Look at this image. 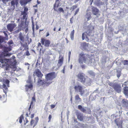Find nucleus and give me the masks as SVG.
<instances>
[{
  "label": "nucleus",
  "instance_id": "f257e3e1",
  "mask_svg": "<svg viewBox=\"0 0 128 128\" xmlns=\"http://www.w3.org/2000/svg\"><path fill=\"white\" fill-rule=\"evenodd\" d=\"M11 49L10 47H6L4 48V52H0V67L3 68L5 66H8V64L13 66V63H9L11 60V58L10 59H3L2 58L5 56H10L12 54L8 52L10 51Z\"/></svg>",
  "mask_w": 128,
  "mask_h": 128
},
{
  "label": "nucleus",
  "instance_id": "f03ea898",
  "mask_svg": "<svg viewBox=\"0 0 128 128\" xmlns=\"http://www.w3.org/2000/svg\"><path fill=\"white\" fill-rule=\"evenodd\" d=\"M57 74L54 72H51L46 74L45 75V78L46 81H49V82H52L53 79L55 78Z\"/></svg>",
  "mask_w": 128,
  "mask_h": 128
},
{
  "label": "nucleus",
  "instance_id": "7ed1b4c3",
  "mask_svg": "<svg viewBox=\"0 0 128 128\" xmlns=\"http://www.w3.org/2000/svg\"><path fill=\"white\" fill-rule=\"evenodd\" d=\"M109 85L112 87L117 92L119 93L121 91V87L120 85L114 82H111L108 84Z\"/></svg>",
  "mask_w": 128,
  "mask_h": 128
},
{
  "label": "nucleus",
  "instance_id": "20e7f679",
  "mask_svg": "<svg viewBox=\"0 0 128 128\" xmlns=\"http://www.w3.org/2000/svg\"><path fill=\"white\" fill-rule=\"evenodd\" d=\"M74 88L75 91L76 92H80L81 95H82L84 93L85 91L83 87L79 85L76 86H74Z\"/></svg>",
  "mask_w": 128,
  "mask_h": 128
},
{
  "label": "nucleus",
  "instance_id": "39448f33",
  "mask_svg": "<svg viewBox=\"0 0 128 128\" xmlns=\"http://www.w3.org/2000/svg\"><path fill=\"white\" fill-rule=\"evenodd\" d=\"M85 54L81 53L79 54V58L78 60L80 64H82L83 62L85 63L86 62L87 58L85 56Z\"/></svg>",
  "mask_w": 128,
  "mask_h": 128
},
{
  "label": "nucleus",
  "instance_id": "423d86ee",
  "mask_svg": "<svg viewBox=\"0 0 128 128\" xmlns=\"http://www.w3.org/2000/svg\"><path fill=\"white\" fill-rule=\"evenodd\" d=\"M84 74L82 72L79 73L77 76L78 79L82 83H84L86 82V78L84 77Z\"/></svg>",
  "mask_w": 128,
  "mask_h": 128
},
{
  "label": "nucleus",
  "instance_id": "0eeeda50",
  "mask_svg": "<svg viewBox=\"0 0 128 128\" xmlns=\"http://www.w3.org/2000/svg\"><path fill=\"white\" fill-rule=\"evenodd\" d=\"M40 42L42 45L46 47H49L50 44V41L49 40L43 38H41Z\"/></svg>",
  "mask_w": 128,
  "mask_h": 128
},
{
  "label": "nucleus",
  "instance_id": "6e6552de",
  "mask_svg": "<svg viewBox=\"0 0 128 128\" xmlns=\"http://www.w3.org/2000/svg\"><path fill=\"white\" fill-rule=\"evenodd\" d=\"M52 83V82H46L44 80L40 79V78L38 79L37 82L39 86H42L44 84H45L46 86H48Z\"/></svg>",
  "mask_w": 128,
  "mask_h": 128
},
{
  "label": "nucleus",
  "instance_id": "1a4fd4ad",
  "mask_svg": "<svg viewBox=\"0 0 128 128\" xmlns=\"http://www.w3.org/2000/svg\"><path fill=\"white\" fill-rule=\"evenodd\" d=\"M9 81L8 80H6L4 82L3 85V88H4V92L6 94V91L8 90V88L7 87H9Z\"/></svg>",
  "mask_w": 128,
  "mask_h": 128
},
{
  "label": "nucleus",
  "instance_id": "9d476101",
  "mask_svg": "<svg viewBox=\"0 0 128 128\" xmlns=\"http://www.w3.org/2000/svg\"><path fill=\"white\" fill-rule=\"evenodd\" d=\"M34 74H36L37 77L40 78H42L43 76V74L42 73L40 70L38 69L36 70L34 72V74H33V76H34L35 75Z\"/></svg>",
  "mask_w": 128,
  "mask_h": 128
},
{
  "label": "nucleus",
  "instance_id": "9b49d317",
  "mask_svg": "<svg viewBox=\"0 0 128 128\" xmlns=\"http://www.w3.org/2000/svg\"><path fill=\"white\" fill-rule=\"evenodd\" d=\"M92 12L94 15L95 16L98 15L99 12V10L96 7L94 6H92Z\"/></svg>",
  "mask_w": 128,
  "mask_h": 128
},
{
  "label": "nucleus",
  "instance_id": "f8f14e48",
  "mask_svg": "<svg viewBox=\"0 0 128 128\" xmlns=\"http://www.w3.org/2000/svg\"><path fill=\"white\" fill-rule=\"evenodd\" d=\"M38 120V117H36L35 120L32 119L30 122V125H33V128H34L37 124Z\"/></svg>",
  "mask_w": 128,
  "mask_h": 128
},
{
  "label": "nucleus",
  "instance_id": "ddd939ff",
  "mask_svg": "<svg viewBox=\"0 0 128 128\" xmlns=\"http://www.w3.org/2000/svg\"><path fill=\"white\" fill-rule=\"evenodd\" d=\"M64 60V56L62 55H60L59 57L58 65L59 66H61L63 64Z\"/></svg>",
  "mask_w": 128,
  "mask_h": 128
},
{
  "label": "nucleus",
  "instance_id": "4468645a",
  "mask_svg": "<svg viewBox=\"0 0 128 128\" xmlns=\"http://www.w3.org/2000/svg\"><path fill=\"white\" fill-rule=\"evenodd\" d=\"M78 119L80 121L83 120L84 117L83 116V114L80 113L78 112L76 114Z\"/></svg>",
  "mask_w": 128,
  "mask_h": 128
},
{
  "label": "nucleus",
  "instance_id": "2eb2a0df",
  "mask_svg": "<svg viewBox=\"0 0 128 128\" xmlns=\"http://www.w3.org/2000/svg\"><path fill=\"white\" fill-rule=\"evenodd\" d=\"M88 35L89 36V35L87 33V32H84V33H82V40H84L85 39V36L86 37V41L87 42L89 40V39L87 37Z\"/></svg>",
  "mask_w": 128,
  "mask_h": 128
},
{
  "label": "nucleus",
  "instance_id": "dca6fc26",
  "mask_svg": "<svg viewBox=\"0 0 128 128\" xmlns=\"http://www.w3.org/2000/svg\"><path fill=\"white\" fill-rule=\"evenodd\" d=\"M7 27L8 30L10 32H12L13 30L14 27L13 24H10L7 25Z\"/></svg>",
  "mask_w": 128,
  "mask_h": 128
},
{
  "label": "nucleus",
  "instance_id": "f3484780",
  "mask_svg": "<svg viewBox=\"0 0 128 128\" xmlns=\"http://www.w3.org/2000/svg\"><path fill=\"white\" fill-rule=\"evenodd\" d=\"M59 6V2L58 3H57V2H55L54 5V10L58 12V8Z\"/></svg>",
  "mask_w": 128,
  "mask_h": 128
},
{
  "label": "nucleus",
  "instance_id": "a211bd4d",
  "mask_svg": "<svg viewBox=\"0 0 128 128\" xmlns=\"http://www.w3.org/2000/svg\"><path fill=\"white\" fill-rule=\"evenodd\" d=\"M114 122L116 125L118 127H121L122 126V122L120 121L119 119H116L114 120Z\"/></svg>",
  "mask_w": 128,
  "mask_h": 128
},
{
  "label": "nucleus",
  "instance_id": "6ab92c4d",
  "mask_svg": "<svg viewBox=\"0 0 128 128\" xmlns=\"http://www.w3.org/2000/svg\"><path fill=\"white\" fill-rule=\"evenodd\" d=\"M18 3V1L17 0H16L15 1L12 0L11 2V6H12L13 7V9H14L15 8V4L16 5Z\"/></svg>",
  "mask_w": 128,
  "mask_h": 128
},
{
  "label": "nucleus",
  "instance_id": "aec40b11",
  "mask_svg": "<svg viewBox=\"0 0 128 128\" xmlns=\"http://www.w3.org/2000/svg\"><path fill=\"white\" fill-rule=\"evenodd\" d=\"M30 84L29 85H26V91H28V90L30 89V90H32L33 88V85L31 83H30Z\"/></svg>",
  "mask_w": 128,
  "mask_h": 128
},
{
  "label": "nucleus",
  "instance_id": "412c9836",
  "mask_svg": "<svg viewBox=\"0 0 128 128\" xmlns=\"http://www.w3.org/2000/svg\"><path fill=\"white\" fill-rule=\"evenodd\" d=\"M31 0H22L20 1V4L22 6L26 5L28 2Z\"/></svg>",
  "mask_w": 128,
  "mask_h": 128
},
{
  "label": "nucleus",
  "instance_id": "4be33fe9",
  "mask_svg": "<svg viewBox=\"0 0 128 128\" xmlns=\"http://www.w3.org/2000/svg\"><path fill=\"white\" fill-rule=\"evenodd\" d=\"M18 37L20 40L22 42H24V36L22 35L21 32H20L19 33Z\"/></svg>",
  "mask_w": 128,
  "mask_h": 128
},
{
  "label": "nucleus",
  "instance_id": "5701e85b",
  "mask_svg": "<svg viewBox=\"0 0 128 128\" xmlns=\"http://www.w3.org/2000/svg\"><path fill=\"white\" fill-rule=\"evenodd\" d=\"M124 94L126 96H128V87L125 86L124 88Z\"/></svg>",
  "mask_w": 128,
  "mask_h": 128
},
{
  "label": "nucleus",
  "instance_id": "b1692460",
  "mask_svg": "<svg viewBox=\"0 0 128 128\" xmlns=\"http://www.w3.org/2000/svg\"><path fill=\"white\" fill-rule=\"evenodd\" d=\"M78 108L79 110H80L81 112H84L86 111V110L84 108L82 107L80 105H79L78 106Z\"/></svg>",
  "mask_w": 128,
  "mask_h": 128
},
{
  "label": "nucleus",
  "instance_id": "393cba45",
  "mask_svg": "<svg viewBox=\"0 0 128 128\" xmlns=\"http://www.w3.org/2000/svg\"><path fill=\"white\" fill-rule=\"evenodd\" d=\"M88 44L86 43V42H82L81 44V46L83 48H85L88 46Z\"/></svg>",
  "mask_w": 128,
  "mask_h": 128
},
{
  "label": "nucleus",
  "instance_id": "a878e982",
  "mask_svg": "<svg viewBox=\"0 0 128 128\" xmlns=\"http://www.w3.org/2000/svg\"><path fill=\"white\" fill-rule=\"evenodd\" d=\"M86 17L87 19V21L90 20L92 18L90 13L87 12L86 14Z\"/></svg>",
  "mask_w": 128,
  "mask_h": 128
},
{
  "label": "nucleus",
  "instance_id": "bb28decb",
  "mask_svg": "<svg viewBox=\"0 0 128 128\" xmlns=\"http://www.w3.org/2000/svg\"><path fill=\"white\" fill-rule=\"evenodd\" d=\"M6 100V98L5 96H2L0 95V100H1L3 103L5 102Z\"/></svg>",
  "mask_w": 128,
  "mask_h": 128
},
{
  "label": "nucleus",
  "instance_id": "cd10ccee",
  "mask_svg": "<svg viewBox=\"0 0 128 128\" xmlns=\"http://www.w3.org/2000/svg\"><path fill=\"white\" fill-rule=\"evenodd\" d=\"M86 83L88 85H90L91 84L92 81V80L90 78H88L86 80Z\"/></svg>",
  "mask_w": 128,
  "mask_h": 128
},
{
  "label": "nucleus",
  "instance_id": "c85d7f7f",
  "mask_svg": "<svg viewBox=\"0 0 128 128\" xmlns=\"http://www.w3.org/2000/svg\"><path fill=\"white\" fill-rule=\"evenodd\" d=\"M74 30H73L72 31L70 34V38L72 40H73L74 39Z\"/></svg>",
  "mask_w": 128,
  "mask_h": 128
},
{
  "label": "nucleus",
  "instance_id": "c756f323",
  "mask_svg": "<svg viewBox=\"0 0 128 128\" xmlns=\"http://www.w3.org/2000/svg\"><path fill=\"white\" fill-rule=\"evenodd\" d=\"M78 6V5L77 4L73 5L70 8V10L72 11H73L75 9H76L77 8Z\"/></svg>",
  "mask_w": 128,
  "mask_h": 128
},
{
  "label": "nucleus",
  "instance_id": "7c9ffc66",
  "mask_svg": "<svg viewBox=\"0 0 128 128\" xmlns=\"http://www.w3.org/2000/svg\"><path fill=\"white\" fill-rule=\"evenodd\" d=\"M75 100H78L79 102H80L81 100V98H80L78 95H77L75 96Z\"/></svg>",
  "mask_w": 128,
  "mask_h": 128
},
{
  "label": "nucleus",
  "instance_id": "2f4dec72",
  "mask_svg": "<svg viewBox=\"0 0 128 128\" xmlns=\"http://www.w3.org/2000/svg\"><path fill=\"white\" fill-rule=\"evenodd\" d=\"M122 102L123 104L125 106L128 103V100H125L124 99H123L122 100Z\"/></svg>",
  "mask_w": 128,
  "mask_h": 128
},
{
  "label": "nucleus",
  "instance_id": "473e14b6",
  "mask_svg": "<svg viewBox=\"0 0 128 128\" xmlns=\"http://www.w3.org/2000/svg\"><path fill=\"white\" fill-rule=\"evenodd\" d=\"M58 10V12H62L63 13H64V9L61 7L59 8Z\"/></svg>",
  "mask_w": 128,
  "mask_h": 128
},
{
  "label": "nucleus",
  "instance_id": "72a5a7b5",
  "mask_svg": "<svg viewBox=\"0 0 128 128\" xmlns=\"http://www.w3.org/2000/svg\"><path fill=\"white\" fill-rule=\"evenodd\" d=\"M36 101L35 96V95H34L33 96L32 98V100L31 102V104H32L33 102H35Z\"/></svg>",
  "mask_w": 128,
  "mask_h": 128
},
{
  "label": "nucleus",
  "instance_id": "f704fd0d",
  "mask_svg": "<svg viewBox=\"0 0 128 128\" xmlns=\"http://www.w3.org/2000/svg\"><path fill=\"white\" fill-rule=\"evenodd\" d=\"M116 72L117 73V76L118 78H119L121 76V71L117 70Z\"/></svg>",
  "mask_w": 128,
  "mask_h": 128
},
{
  "label": "nucleus",
  "instance_id": "c9c22d12",
  "mask_svg": "<svg viewBox=\"0 0 128 128\" xmlns=\"http://www.w3.org/2000/svg\"><path fill=\"white\" fill-rule=\"evenodd\" d=\"M24 119L23 116L21 115L20 117L19 122L20 123H21L22 122V120Z\"/></svg>",
  "mask_w": 128,
  "mask_h": 128
},
{
  "label": "nucleus",
  "instance_id": "e433bc0d",
  "mask_svg": "<svg viewBox=\"0 0 128 128\" xmlns=\"http://www.w3.org/2000/svg\"><path fill=\"white\" fill-rule=\"evenodd\" d=\"M28 8L26 7H25L24 8V11L23 12H22V13H27L26 12L28 11Z\"/></svg>",
  "mask_w": 128,
  "mask_h": 128
},
{
  "label": "nucleus",
  "instance_id": "4c0bfd02",
  "mask_svg": "<svg viewBox=\"0 0 128 128\" xmlns=\"http://www.w3.org/2000/svg\"><path fill=\"white\" fill-rule=\"evenodd\" d=\"M123 63L124 64V65H128V60H125L123 61Z\"/></svg>",
  "mask_w": 128,
  "mask_h": 128
},
{
  "label": "nucleus",
  "instance_id": "58836bf2",
  "mask_svg": "<svg viewBox=\"0 0 128 128\" xmlns=\"http://www.w3.org/2000/svg\"><path fill=\"white\" fill-rule=\"evenodd\" d=\"M22 15H23V19H25L26 17V15H27V13H22L21 14Z\"/></svg>",
  "mask_w": 128,
  "mask_h": 128
},
{
  "label": "nucleus",
  "instance_id": "ea45409f",
  "mask_svg": "<svg viewBox=\"0 0 128 128\" xmlns=\"http://www.w3.org/2000/svg\"><path fill=\"white\" fill-rule=\"evenodd\" d=\"M31 76H29L28 77V80L27 82L30 83H31Z\"/></svg>",
  "mask_w": 128,
  "mask_h": 128
},
{
  "label": "nucleus",
  "instance_id": "a19ab883",
  "mask_svg": "<svg viewBox=\"0 0 128 128\" xmlns=\"http://www.w3.org/2000/svg\"><path fill=\"white\" fill-rule=\"evenodd\" d=\"M79 8H78L76 10V11L75 12V13L74 14V15L75 16L78 13V12H79Z\"/></svg>",
  "mask_w": 128,
  "mask_h": 128
},
{
  "label": "nucleus",
  "instance_id": "79ce46f5",
  "mask_svg": "<svg viewBox=\"0 0 128 128\" xmlns=\"http://www.w3.org/2000/svg\"><path fill=\"white\" fill-rule=\"evenodd\" d=\"M52 118V116L50 114L48 117V122H49L50 121L51 118Z\"/></svg>",
  "mask_w": 128,
  "mask_h": 128
},
{
  "label": "nucleus",
  "instance_id": "37998d69",
  "mask_svg": "<svg viewBox=\"0 0 128 128\" xmlns=\"http://www.w3.org/2000/svg\"><path fill=\"white\" fill-rule=\"evenodd\" d=\"M50 108L51 109H53L55 108V105L54 104H52L50 105Z\"/></svg>",
  "mask_w": 128,
  "mask_h": 128
},
{
  "label": "nucleus",
  "instance_id": "c03bdc74",
  "mask_svg": "<svg viewBox=\"0 0 128 128\" xmlns=\"http://www.w3.org/2000/svg\"><path fill=\"white\" fill-rule=\"evenodd\" d=\"M32 30L33 31H34V22L33 21H32Z\"/></svg>",
  "mask_w": 128,
  "mask_h": 128
},
{
  "label": "nucleus",
  "instance_id": "a18cd8bd",
  "mask_svg": "<svg viewBox=\"0 0 128 128\" xmlns=\"http://www.w3.org/2000/svg\"><path fill=\"white\" fill-rule=\"evenodd\" d=\"M13 43V42L12 40H9L8 42V44H12Z\"/></svg>",
  "mask_w": 128,
  "mask_h": 128
},
{
  "label": "nucleus",
  "instance_id": "49530a36",
  "mask_svg": "<svg viewBox=\"0 0 128 128\" xmlns=\"http://www.w3.org/2000/svg\"><path fill=\"white\" fill-rule=\"evenodd\" d=\"M26 54L27 56H29L30 54L28 51H27L26 52Z\"/></svg>",
  "mask_w": 128,
  "mask_h": 128
},
{
  "label": "nucleus",
  "instance_id": "de8ad7c7",
  "mask_svg": "<svg viewBox=\"0 0 128 128\" xmlns=\"http://www.w3.org/2000/svg\"><path fill=\"white\" fill-rule=\"evenodd\" d=\"M71 54V52H69L68 53V58L69 60H70V56Z\"/></svg>",
  "mask_w": 128,
  "mask_h": 128
},
{
  "label": "nucleus",
  "instance_id": "09e8293b",
  "mask_svg": "<svg viewBox=\"0 0 128 128\" xmlns=\"http://www.w3.org/2000/svg\"><path fill=\"white\" fill-rule=\"evenodd\" d=\"M38 47H39L40 46H41V47H42V46L41 45V44L39 42L38 43Z\"/></svg>",
  "mask_w": 128,
  "mask_h": 128
},
{
  "label": "nucleus",
  "instance_id": "8fccbe9b",
  "mask_svg": "<svg viewBox=\"0 0 128 128\" xmlns=\"http://www.w3.org/2000/svg\"><path fill=\"white\" fill-rule=\"evenodd\" d=\"M23 24L22 22L18 25V26L19 27L21 28Z\"/></svg>",
  "mask_w": 128,
  "mask_h": 128
},
{
  "label": "nucleus",
  "instance_id": "3c124183",
  "mask_svg": "<svg viewBox=\"0 0 128 128\" xmlns=\"http://www.w3.org/2000/svg\"><path fill=\"white\" fill-rule=\"evenodd\" d=\"M34 114H31V116H30V118L32 119L34 117Z\"/></svg>",
  "mask_w": 128,
  "mask_h": 128
},
{
  "label": "nucleus",
  "instance_id": "603ef678",
  "mask_svg": "<svg viewBox=\"0 0 128 128\" xmlns=\"http://www.w3.org/2000/svg\"><path fill=\"white\" fill-rule=\"evenodd\" d=\"M28 122V120L27 118L26 119V122L24 123V124H26Z\"/></svg>",
  "mask_w": 128,
  "mask_h": 128
},
{
  "label": "nucleus",
  "instance_id": "864d4df0",
  "mask_svg": "<svg viewBox=\"0 0 128 128\" xmlns=\"http://www.w3.org/2000/svg\"><path fill=\"white\" fill-rule=\"evenodd\" d=\"M81 66L82 68H85V65H82Z\"/></svg>",
  "mask_w": 128,
  "mask_h": 128
},
{
  "label": "nucleus",
  "instance_id": "5fc2aeb1",
  "mask_svg": "<svg viewBox=\"0 0 128 128\" xmlns=\"http://www.w3.org/2000/svg\"><path fill=\"white\" fill-rule=\"evenodd\" d=\"M21 30H22L21 28H18V29L17 31L18 32H19L20 31H21Z\"/></svg>",
  "mask_w": 128,
  "mask_h": 128
},
{
  "label": "nucleus",
  "instance_id": "6e6d98bb",
  "mask_svg": "<svg viewBox=\"0 0 128 128\" xmlns=\"http://www.w3.org/2000/svg\"><path fill=\"white\" fill-rule=\"evenodd\" d=\"M49 33L48 32H47L46 33V37H47L49 35Z\"/></svg>",
  "mask_w": 128,
  "mask_h": 128
},
{
  "label": "nucleus",
  "instance_id": "4d7b16f0",
  "mask_svg": "<svg viewBox=\"0 0 128 128\" xmlns=\"http://www.w3.org/2000/svg\"><path fill=\"white\" fill-rule=\"evenodd\" d=\"M93 0H90V5H91L92 4Z\"/></svg>",
  "mask_w": 128,
  "mask_h": 128
},
{
  "label": "nucleus",
  "instance_id": "13d9d810",
  "mask_svg": "<svg viewBox=\"0 0 128 128\" xmlns=\"http://www.w3.org/2000/svg\"><path fill=\"white\" fill-rule=\"evenodd\" d=\"M64 70H65V66L64 67V68L63 70H62V72L64 73Z\"/></svg>",
  "mask_w": 128,
  "mask_h": 128
},
{
  "label": "nucleus",
  "instance_id": "bf43d9fd",
  "mask_svg": "<svg viewBox=\"0 0 128 128\" xmlns=\"http://www.w3.org/2000/svg\"><path fill=\"white\" fill-rule=\"evenodd\" d=\"M39 28V27L37 25H36V30H38Z\"/></svg>",
  "mask_w": 128,
  "mask_h": 128
},
{
  "label": "nucleus",
  "instance_id": "052dcab7",
  "mask_svg": "<svg viewBox=\"0 0 128 128\" xmlns=\"http://www.w3.org/2000/svg\"><path fill=\"white\" fill-rule=\"evenodd\" d=\"M28 28H26L25 30V31L26 32H27L28 31Z\"/></svg>",
  "mask_w": 128,
  "mask_h": 128
},
{
  "label": "nucleus",
  "instance_id": "680f3d73",
  "mask_svg": "<svg viewBox=\"0 0 128 128\" xmlns=\"http://www.w3.org/2000/svg\"><path fill=\"white\" fill-rule=\"evenodd\" d=\"M80 0H75L74 1V3H76Z\"/></svg>",
  "mask_w": 128,
  "mask_h": 128
},
{
  "label": "nucleus",
  "instance_id": "e2e57ef3",
  "mask_svg": "<svg viewBox=\"0 0 128 128\" xmlns=\"http://www.w3.org/2000/svg\"><path fill=\"white\" fill-rule=\"evenodd\" d=\"M32 104H31V103H30V105L29 108V109H28V110H30V109L31 108V105Z\"/></svg>",
  "mask_w": 128,
  "mask_h": 128
},
{
  "label": "nucleus",
  "instance_id": "0e129e2a",
  "mask_svg": "<svg viewBox=\"0 0 128 128\" xmlns=\"http://www.w3.org/2000/svg\"><path fill=\"white\" fill-rule=\"evenodd\" d=\"M72 64H71L70 65V69H72Z\"/></svg>",
  "mask_w": 128,
  "mask_h": 128
},
{
  "label": "nucleus",
  "instance_id": "69168bd1",
  "mask_svg": "<svg viewBox=\"0 0 128 128\" xmlns=\"http://www.w3.org/2000/svg\"><path fill=\"white\" fill-rule=\"evenodd\" d=\"M33 6L34 7H37V5L36 4V5L35 6Z\"/></svg>",
  "mask_w": 128,
  "mask_h": 128
},
{
  "label": "nucleus",
  "instance_id": "338daca9",
  "mask_svg": "<svg viewBox=\"0 0 128 128\" xmlns=\"http://www.w3.org/2000/svg\"><path fill=\"white\" fill-rule=\"evenodd\" d=\"M128 82V80L126 82H125L124 83V85H126V83Z\"/></svg>",
  "mask_w": 128,
  "mask_h": 128
},
{
  "label": "nucleus",
  "instance_id": "774afa93",
  "mask_svg": "<svg viewBox=\"0 0 128 128\" xmlns=\"http://www.w3.org/2000/svg\"><path fill=\"white\" fill-rule=\"evenodd\" d=\"M66 9H69V8L67 6H66Z\"/></svg>",
  "mask_w": 128,
  "mask_h": 128
}]
</instances>
